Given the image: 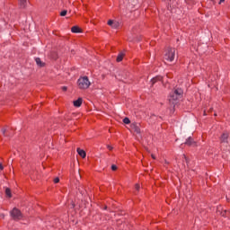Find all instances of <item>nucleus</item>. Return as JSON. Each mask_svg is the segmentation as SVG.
Segmentation results:
<instances>
[{
    "mask_svg": "<svg viewBox=\"0 0 230 230\" xmlns=\"http://www.w3.org/2000/svg\"><path fill=\"white\" fill-rule=\"evenodd\" d=\"M224 1H226V0H220V3H224Z\"/></svg>",
    "mask_w": 230,
    "mask_h": 230,
    "instance_id": "nucleus-27",
    "label": "nucleus"
},
{
    "mask_svg": "<svg viewBox=\"0 0 230 230\" xmlns=\"http://www.w3.org/2000/svg\"><path fill=\"white\" fill-rule=\"evenodd\" d=\"M108 25L109 26H111L112 28H114L115 30L119 28V22H116V21H112V20H110L108 22Z\"/></svg>",
    "mask_w": 230,
    "mask_h": 230,
    "instance_id": "nucleus-6",
    "label": "nucleus"
},
{
    "mask_svg": "<svg viewBox=\"0 0 230 230\" xmlns=\"http://www.w3.org/2000/svg\"><path fill=\"white\" fill-rule=\"evenodd\" d=\"M123 123H125V125H129V123H130V119H128V118H124V119H123Z\"/></svg>",
    "mask_w": 230,
    "mask_h": 230,
    "instance_id": "nucleus-17",
    "label": "nucleus"
},
{
    "mask_svg": "<svg viewBox=\"0 0 230 230\" xmlns=\"http://www.w3.org/2000/svg\"><path fill=\"white\" fill-rule=\"evenodd\" d=\"M140 188H141V187L139 186V184L137 183V184L135 185V190H136L137 191H139Z\"/></svg>",
    "mask_w": 230,
    "mask_h": 230,
    "instance_id": "nucleus-19",
    "label": "nucleus"
},
{
    "mask_svg": "<svg viewBox=\"0 0 230 230\" xmlns=\"http://www.w3.org/2000/svg\"><path fill=\"white\" fill-rule=\"evenodd\" d=\"M182 89L176 88L172 93H170L169 102L172 105H175V102L182 96Z\"/></svg>",
    "mask_w": 230,
    "mask_h": 230,
    "instance_id": "nucleus-1",
    "label": "nucleus"
},
{
    "mask_svg": "<svg viewBox=\"0 0 230 230\" xmlns=\"http://www.w3.org/2000/svg\"><path fill=\"white\" fill-rule=\"evenodd\" d=\"M152 158H153V159H155V156L154 155H152Z\"/></svg>",
    "mask_w": 230,
    "mask_h": 230,
    "instance_id": "nucleus-26",
    "label": "nucleus"
},
{
    "mask_svg": "<svg viewBox=\"0 0 230 230\" xmlns=\"http://www.w3.org/2000/svg\"><path fill=\"white\" fill-rule=\"evenodd\" d=\"M3 164L0 163V170H4Z\"/></svg>",
    "mask_w": 230,
    "mask_h": 230,
    "instance_id": "nucleus-24",
    "label": "nucleus"
},
{
    "mask_svg": "<svg viewBox=\"0 0 230 230\" xmlns=\"http://www.w3.org/2000/svg\"><path fill=\"white\" fill-rule=\"evenodd\" d=\"M11 217L13 218V220H21V218H22V214L21 213V210L14 208L11 211Z\"/></svg>",
    "mask_w": 230,
    "mask_h": 230,
    "instance_id": "nucleus-4",
    "label": "nucleus"
},
{
    "mask_svg": "<svg viewBox=\"0 0 230 230\" xmlns=\"http://www.w3.org/2000/svg\"><path fill=\"white\" fill-rule=\"evenodd\" d=\"M20 8H26V4H28V0H18Z\"/></svg>",
    "mask_w": 230,
    "mask_h": 230,
    "instance_id": "nucleus-8",
    "label": "nucleus"
},
{
    "mask_svg": "<svg viewBox=\"0 0 230 230\" xmlns=\"http://www.w3.org/2000/svg\"><path fill=\"white\" fill-rule=\"evenodd\" d=\"M164 59L168 60L169 62H173V60L175 59V49L173 48L167 49L164 54Z\"/></svg>",
    "mask_w": 230,
    "mask_h": 230,
    "instance_id": "nucleus-3",
    "label": "nucleus"
},
{
    "mask_svg": "<svg viewBox=\"0 0 230 230\" xmlns=\"http://www.w3.org/2000/svg\"><path fill=\"white\" fill-rule=\"evenodd\" d=\"M71 31L73 33H80V28H78L77 26H74L72 27Z\"/></svg>",
    "mask_w": 230,
    "mask_h": 230,
    "instance_id": "nucleus-13",
    "label": "nucleus"
},
{
    "mask_svg": "<svg viewBox=\"0 0 230 230\" xmlns=\"http://www.w3.org/2000/svg\"><path fill=\"white\" fill-rule=\"evenodd\" d=\"M111 170H112L113 172H116V170H118V166H116V165H111Z\"/></svg>",
    "mask_w": 230,
    "mask_h": 230,
    "instance_id": "nucleus-21",
    "label": "nucleus"
},
{
    "mask_svg": "<svg viewBox=\"0 0 230 230\" xmlns=\"http://www.w3.org/2000/svg\"><path fill=\"white\" fill-rule=\"evenodd\" d=\"M130 128L131 130H133V132H136L137 134H141V128H139V124L132 123L130 125Z\"/></svg>",
    "mask_w": 230,
    "mask_h": 230,
    "instance_id": "nucleus-5",
    "label": "nucleus"
},
{
    "mask_svg": "<svg viewBox=\"0 0 230 230\" xmlns=\"http://www.w3.org/2000/svg\"><path fill=\"white\" fill-rule=\"evenodd\" d=\"M185 145H188L189 146H191L193 145V138L190 137L186 140Z\"/></svg>",
    "mask_w": 230,
    "mask_h": 230,
    "instance_id": "nucleus-14",
    "label": "nucleus"
},
{
    "mask_svg": "<svg viewBox=\"0 0 230 230\" xmlns=\"http://www.w3.org/2000/svg\"><path fill=\"white\" fill-rule=\"evenodd\" d=\"M227 139H229V134L223 133L220 137V143H227Z\"/></svg>",
    "mask_w": 230,
    "mask_h": 230,
    "instance_id": "nucleus-7",
    "label": "nucleus"
},
{
    "mask_svg": "<svg viewBox=\"0 0 230 230\" xmlns=\"http://www.w3.org/2000/svg\"><path fill=\"white\" fill-rule=\"evenodd\" d=\"M77 154H79V155L81 157H83V159H85V156L87 155L85 154V151L84 149H80V148H77Z\"/></svg>",
    "mask_w": 230,
    "mask_h": 230,
    "instance_id": "nucleus-9",
    "label": "nucleus"
},
{
    "mask_svg": "<svg viewBox=\"0 0 230 230\" xmlns=\"http://www.w3.org/2000/svg\"><path fill=\"white\" fill-rule=\"evenodd\" d=\"M107 147H108L109 150H112V146H108Z\"/></svg>",
    "mask_w": 230,
    "mask_h": 230,
    "instance_id": "nucleus-25",
    "label": "nucleus"
},
{
    "mask_svg": "<svg viewBox=\"0 0 230 230\" xmlns=\"http://www.w3.org/2000/svg\"><path fill=\"white\" fill-rule=\"evenodd\" d=\"M5 194L9 199L12 198V190H10V189H5Z\"/></svg>",
    "mask_w": 230,
    "mask_h": 230,
    "instance_id": "nucleus-16",
    "label": "nucleus"
},
{
    "mask_svg": "<svg viewBox=\"0 0 230 230\" xmlns=\"http://www.w3.org/2000/svg\"><path fill=\"white\" fill-rule=\"evenodd\" d=\"M61 17H66L67 15V11L64 10L60 13Z\"/></svg>",
    "mask_w": 230,
    "mask_h": 230,
    "instance_id": "nucleus-18",
    "label": "nucleus"
},
{
    "mask_svg": "<svg viewBox=\"0 0 230 230\" xmlns=\"http://www.w3.org/2000/svg\"><path fill=\"white\" fill-rule=\"evenodd\" d=\"M77 85L79 89H89V87H91V81H89V77L83 76L77 80Z\"/></svg>",
    "mask_w": 230,
    "mask_h": 230,
    "instance_id": "nucleus-2",
    "label": "nucleus"
},
{
    "mask_svg": "<svg viewBox=\"0 0 230 230\" xmlns=\"http://www.w3.org/2000/svg\"><path fill=\"white\" fill-rule=\"evenodd\" d=\"M54 182H55V184H58V182H60V179L59 178H55Z\"/></svg>",
    "mask_w": 230,
    "mask_h": 230,
    "instance_id": "nucleus-20",
    "label": "nucleus"
},
{
    "mask_svg": "<svg viewBox=\"0 0 230 230\" xmlns=\"http://www.w3.org/2000/svg\"><path fill=\"white\" fill-rule=\"evenodd\" d=\"M81 105H82V98H79L78 100L74 101L75 107H81Z\"/></svg>",
    "mask_w": 230,
    "mask_h": 230,
    "instance_id": "nucleus-11",
    "label": "nucleus"
},
{
    "mask_svg": "<svg viewBox=\"0 0 230 230\" xmlns=\"http://www.w3.org/2000/svg\"><path fill=\"white\" fill-rule=\"evenodd\" d=\"M123 57H125L123 53L119 54L117 57V62H121V60H123Z\"/></svg>",
    "mask_w": 230,
    "mask_h": 230,
    "instance_id": "nucleus-15",
    "label": "nucleus"
},
{
    "mask_svg": "<svg viewBox=\"0 0 230 230\" xmlns=\"http://www.w3.org/2000/svg\"><path fill=\"white\" fill-rule=\"evenodd\" d=\"M62 91H67V87L63 86V87H62Z\"/></svg>",
    "mask_w": 230,
    "mask_h": 230,
    "instance_id": "nucleus-23",
    "label": "nucleus"
},
{
    "mask_svg": "<svg viewBox=\"0 0 230 230\" xmlns=\"http://www.w3.org/2000/svg\"><path fill=\"white\" fill-rule=\"evenodd\" d=\"M104 209H107V206L104 207Z\"/></svg>",
    "mask_w": 230,
    "mask_h": 230,
    "instance_id": "nucleus-28",
    "label": "nucleus"
},
{
    "mask_svg": "<svg viewBox=\"0 0 230 230\" xmlns=\"http://www.w3.org/2000/svg\"><path fill=\"white\" fill-rule=\"evenodd\" d=\"M161 80H163V77L161 76L154 77L153 79H151V85H154V84H155L156 82H161Z\"/></svg>",
    "mask_w": 230,
    "mask_h": 230,
    "instance_id": "nucleus-10",
    "label": "nucleus"
},
{
    "mask_svg": "<svg viewBox=\"0 0 230 230\" xmlns=\"http://www.w3.org/2000/svg\"><path fill=\"white\" fill-rule=\"evenodd\" d=\"M2 132L4 136H6V129H2Z\"/></svg>",
    "mask_w": 230,
    "mask_h": 230,
    "instance_id": "nucleus-22",
    "label": "nucleus"
},
{
    "mask_svg": "<svg viewBox=\"0 0 230 230\" xmlns=\"http://www.w3.org/2000/svg\"><path fill=\"white\" fill-rule=\"evenodd\" d=\"M36 64L40 66V67H44V63L40 60V58H36Z\"/></svg>",
    "mask_w": 230,
    "mask_h": 230,
    "instance_id": "nucleus-12",
    "label": "nucleus"
}]
</instances>
